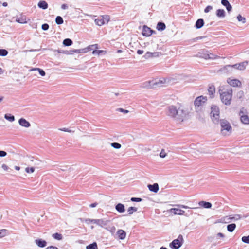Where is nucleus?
<instances>
[{
    "mask_svg": "<svg viewBox=\"0 0 249 249\" xmlns=\"http://www.w3.org/2000/svg\"><path fill=\"white\" fill-rule=\"evenodd\" d=\"M219 92L222 102L225 105H230L231 104L232 97V89L231 88H230L224 91L220 89Z\"/></svg>",
    "mask_w": 249,
    "mask_h": 249,
    "instance_id": "obj_1",
    "label": "nucleus"
},
{
    "mask_svg": "<svg viewBox=\"0 0 249 249\" xmlns=\"http://www.w3.org/2000/svg\"><path fill=\"white\" fill-rule=\"evenodd\" d=\"M187 112L182 107H179L177 108L175 111V116L174 119L176 121L182 122L186 118Z\"/></svg>",
    "mask_w": 249,
    "mask_h": 249,
    "instance_id": "obj_2",
    "label": "nucleus"
},
{
    "mask_svg": "<svg viewBox=\"0 0 249 249\" xmlns=\"http://www.w3.org/2000/svg\"><path fill=\"white\" fill-rule=\"evenodd\" d=\"M207 101V97L204 96H200L196 98L194 101V105L197 112L201 110V107L203 106Z\"/></svg>",
    "mask_w": 249,
    "mask_h": 249,
    "instance_id": "obj_3",
    "label": "nucleus"
},
{
    "mask_svg": "<svg viewBox=\"0 0 249 249\" xmlns=\"http://www.w3.org/2000/svg\"><path fill=\"white\" fill-rule=\"evenodd\" d=\"M211 118L214 123H218L219 118V107L213 105L211 107V112L210 113Z\"/></svg>",
    "mask_w": 249,
    "mask_h": 249,
    "instance_id": "obj_4",
    "label": "nucleus"
},
{
    "mask_svg": "<svg viewBox=\"0 0 249 249\" xmlns=\"http://www.w3.org/2000/svg\"><path fill=\"white\" fill-rule=\"evenodd\" d=\"M183 237L181 235H179L178 238L172 241L169 244V247L172 249H178L182 245Z\"/></svg>",
    "mask_w": 249,
    "mask_h": 249,
    "instance_id": "obj_5",
    "label": "nucleus"
},
{
    "mask_svg": "<svg viewBox=\"0 0 249 249\" xmlns=\"http://www.w3.org/2000/svg\"><path fill=\"white\" fill-rule=\"evenodd\" d=\"M241 122L245 124H249V117L247 115V110L242 107L239 113Z\"/></svg>",
    "mask_w": 249,
    "mask_h": 249,
    "instance_id": "obj_6",
    "label": "nucleus"
},
{
    "mask_svg": "<svg viewBox=\"0 0 249 249\" xmlns=\"http://www.w3.org/2000/svg\"><path fill=\"white\" fill-rule=\"evenodd\" d=\"M220 123L221 127V132L223 133H224V130H226L228 132L231 131V126L227 120L222 119L220 120Z\"/></svg>",
    "mask_w": 249,
    "mask_h": 249,
    "instance_id": "obj_7",
    "label": "nucleus"
},
{
    "mask_svg": "<svg viewBox=\"0 0 249 249\" xmlns=\"http://www.w3.org/2000/svg\"><path fill=\"white\" fill-rule=\"evenodd\" d=\"M217 72L223 74L229 75L231 74L233 71L231 68V65H227L220 69Z\"/></svg>",
    "mask_w": 249,
    "mask_h": 249,
    "instance_id": "obj_8",
    "label": "nucleus"
},
{
    "mask_svg": "<svg viewBox=\"0 0 249 249\" xmlns=\"http://www.w3.org/2000/svg\"><path fill=\"white\" fill-rule=\"evenodd\" d=\"M177 108V107L173 105L168 106L167 108L166 114L174 119V117L176 116L175 111Z\"/></svg>",
    "mask_w": 249,
    "mask_h": 249,
    "instance_id": "obj_9",
    "label": "nucleus"
},
{
    "mask_svg": "<svg viewBox=\"0 0 249 249\" xmlns=\"http://www.w3.org/2000/svg\"><path fill=\"white\" fill-rule=\"evenodd\" d=\"M241 218V216L239 214H235L234 215H231L229 216H225L224 218L225 223H230L231 220H238Z\"/></svg>",
    "mask_w": 249,
    "mask_h": 249,
    "instance_id": "obj_10",
    "label": "nucleus"
},
{
    "mask_svg": "<svg viewBox=\"0 0 249 249\" xmlns=\"http://www.w3.org/2000/svg\"><path fill=\"white\" fill-rule=\"evenodd\" d=\"M154 32L155 31L154 30L151 29L150 28L147 27L146 25L143 26L142 34L143 36H149Z\"/></svg>",
    "mask_w": 249,
    "mask_h": 249,
    "instance_id": "obj_11",
    "label": "nucleus"
},
{
    "mask_svg": "<svg viewBox=\"0 0 249 249\" xmlns=\"http://www.w3.org/2000/svg\"><path fill=\"white\" fill-rule=\"evenodd\" d=\"M154 82H155L154 80L146 81L142 83L140 87L146 89L155 88Z\"/></svg>",
    "mask_w": 249,
    "mask_h": 249,
    "instance_id": "obj_12",
    "label": "nucleus"
},
{
    "mask_svg": "<svg viewBox=\"0 0 249 249\" xmlns=\"http://www.w3.org/2000/svg\"><path fill=\"white\" fill-rule=\"evenodd\" d=\"M19 124L23 127L28 128L31 126L30 123L25 119L21 118L18 120Z\"/></svg>",
    "mask_w": 249,
    "mask_h": 249,
    "instance_id": "obj_13",
    "label": "nucleus"
},
{
    "mask_svg": "<svg viewBox=\"0 0 249 249\" xmlns=\"http://www.w3.org/2000/svg\"><path fill=\"white\" fill-rule=\"evenodd\" d=\"M209 51L203 50L201 52L198 53L197 56L205 59H209Z\"/></svg>",
    "mask_w": 249,
    "mask_h": 249,
    "instance_id": "obj_14",
    "label": "nucleus"
},
{
    "mask_svg": "<svg viewBox=\"0 0 249 249\" xmlns=\"http://www.w3.org/2000/svg\"><path fill=\"white\" fill-rule=\"evenodd\" d=\"M228 83L231 86L239 87L241 85V82L238 79H228Z\"/></svg>",
    "mask_w": 249,
    "mask_h": 249,
    "instance_id": "obj_15",
    "label": "nucleus"
},
{
    "mask_svg": "<svg viewBox=\"0 0 249 249\" xmlns=\"http://www.w3.org/2000/svg\"><path fill=\"white\" fill-rule=\"evenodd\" d=\"M147 187L150 191L154 193H157L159 189V185L157 183H155L153 184H148Z\"/></svg>",
    "mask_w": 249,
    "mask_h": 249,
    "instance_id": "obj_16",
    "label": "nucleus"
},
{
    "mask_svg": "<svg viewBox=\"0 0 249 249\" xmlns=\"http://www.w3.org/2000/svg\"><path fill=\"white\" fill-rule=\"evenodd\" d=\"M221 3L226 7L228 12H229L231 11L232 6L228 0H222Z\"/></svg>",
    "mask_w": 249,
    "mask_h": 249,
    "instance_id": "obj_17",
    "label": "nucleus"
},
{
    "mask_svg": "<svg viewBox=\"0 0 249 249\" xmlns=\"http://www.w3.org/2000/svg\"><path fill=\"white\" fill-rule=\"evenodd\" d=\"M36 244L40 248H44L46 246L47 242L45 240L42 239H38L35 240Z\"/></svg>",
    "mask_w": 249,
    "mask_h": 249,
    "instance_id": "obj_18",
    "label": "nucleus"
},
{
    "mask_svg": "<svg viewBox=\"0 0 249 249\" xmlns=\"http://www.w3.org/2000/svg\"><path fill=\"white\" fill-rule=\"evenodd\" d=\"M171 213H174V214L177 215H184L185 211L178 208H172L170 210Z\"/></svg>",
    "mask_w": 249,
    "mask_h": 249,
    "instance_id": "obj_19",
    "label": "nucleus"
},
{
    "mask_svg": "<svg viewBox=\"0 0 249 249\" xmlns=\"http://www.w3.org/2000/svg\"><path fill=\"white\" fill-rule=\"evenodd\" d=\"M155 80V82H154V83L155 84H154L155 88H156L157 87H160L162 86L163 84L165 83V81H166V80L164 78H162L161 79L158 80Z\"/></svg>",
    "mask_w": 249,
    "mask_h": 249,
    "instance_id": "obj_20",
    "label": "nucleus"
},
{
    "mask_svg": "<svg viewBox=\"0 0 249 249\" xmlns=\"http://www.w3.org/2000/svg\"><path fill=\"white\" fill-rule=\"evenodd\" d=\"M110 222L109 220L105 219H98V225L101 227H105L107 226L108 223Z\"/></svg>",
    "mask_w": 249,
    "mask_h": 249,
    "instance_id": "obj_21",
    "label": "nucleus"
},
{
    "mask_svg": "<svg viewBox=\"0 0 249 249\" xmlns=\"http://www.w3.org/2000/svg\"><path fill=\"white\" fill-rule=\"evenodd\" d=\"M208 91L210 97L211 98H213L215 92V88L214 86L213 85L209 86Z\"/></svg>",
    "mask_w": 249,
    "mask_h": 249,
    "instance_id": "obj_22",
    "label": "nucleus"
},
{
    "mask_svg": "<svg viewBox=\"0 0 249 249\" xmlns=\"http://www.w3.org/2000/svg\"><path fill=\"white\" fill-rule=\"evenodd\" d=\"M204 24V20L202 18H199L197 19L195 23V27L196 29H200L202 28Z\"/></svg>",
    "mask_w": 249,
    "mask_h": 249,
    "instance_id": "obj_23",
    "label": "nucleus"
},
{
    "mask_svg": "<svg viewBox=\"0 0 249 249\" xmlns=\"http://www.w3.org/2000/svg\"><path fill=\"white\" fill-rule=\"evenodd\" d=\"M116 210L119 213H124L125 211V208L124 204L118 203L115 206Z\"/></svg>",
    "mask_w": 249,
    "mask_h": 249,
    "instance_id": "obj_24",
    "label": "nucleus"
},
{
    "mask_svg": "<svg viewBox=\"0 0 249 249\" xmlns=\"http://www.w3.org/2000/svg\"><path fill=\"white\" fill-rule=\"evenodd\" d=\"M198 204L200 206L207 209L211 208L212 206L210 202L204 201H200Z\"/></svg>",
    "mask_w": 249,
    "mask_h": 249,
    "instance_id": "obj_25",
    "label": "nucleus"
},
{
    "mask_svg": "<svg viewBox=\"0 0 249 249\" xmlns=\"http://www.w3.org/2000/svg\"><path fill=\"white\" fill-rule=\"evenodd\" d=\"M39 8H41L43 10H45L48 8V3L44 0H40L39 1L37 4Z\"/></svg>",
    "mask_w": 249,
    "mask_h": 249,
    "instance_id": "obj_26",
    "label": "nucleus"
},
{
    "mask_svg": "<svg viewBox=\"0 0 249 249\" xmlns=\"http://www.w3.org/2000/svg\"><path fill=\"white\" fill-rule=\"evenodd\" d=\"M117 234L120 239L123 240L126 237V232L123 230H119L117 232Z\"/></svg>",
    "mask_w": 249,
    "mask_h": 249,
    "instance_id": "obj_27",
    "label": "nucleus"
},
{
    "mask_svg": "<svg viewBox=\"0 0 249 249\" xmlns=\"http://www.w3.org/2000/svg\"><path fill=\"white\" fill-rule=\"evenodd\" d=\"M225 11L223 9H219L216 10V15L217 17L223 18L225 17Z\"/></svg>",
    "mask_w": 249,
    "mask_h": 249,
    "instance_id": "obj_28",
    "label": "nucleus"
},
{
    "mask_svg": "<svg viewBox=\"0 0 249 249\" xmlns=\"http://www.w3.org/2000/svg\"><path fill=\"white\" fill-rule=\"evenodd\" d=\"M166 28V25L163 22H159L157 23L156 29L158 31H162Z\"/></svg>",
    "mask_w": 249,
    "mask_h": 249,
    "instance_id": "obj_29",
    "label": "nucleus"
},
{
    "mask_svg": "<svg viewBox=\"0 0 249 249\" xmlns=\"http://www.w3.org/2000/svg\"><path fill=\"white\" fill-rule=\"evenodd\" d=\"M98 48V44H95L91 45L89 46L87 48L83 49V53H86L89 51L94 50L95 49H97Z\"/></svg>",
    "mask_w": 249,
    "mask_h": 249,
    "instance_id": "obj_30",
    "label": "nucleus"
},
{
    "mask_svg": "<svg viewBox=\"0 0 249 249\" xmlns=\"http://www.w3.org/2000/svg\"><path fill=\"white\" fill-rule=\"evenodd\" d=\"M236 225L235 223L228 224L227 226V230L229 232H232L235 229Z\"/></svg>",
    "mask_w": 249,
    "mask_h": 249,
    "instance_id": "obj_31",
    "label": "nucleus"
},
{
    "mask_svg": "<svg viewBox=\"0 0 249 249\" xmlns=\"http://www.w3.org/2000/svg\"><path fill=\"white\" fill-rule=\"evenodd\" d=\"M107 52L105 50H97L96 49H95L92 51V54L93 55H100L101 54H106Z\"/></svg>",
    "mask_w": 249,
    "mask_h": 249,
    "instance_id": "obj_32",
    "label": "nucleus"
},
{
    "mask_svg": "<svg viewBox=\"0 0 249 249\" xmlns=\"http://www.w3.org/2000/svg\"><path fill=\"white\" fill-rule=\"evenodd\" d=\"M94 21L96 24H97L98 26H102L105 24L104 19L103 18H101V17H99L97 19H95Z\"/></svg>",
    "mask_w": 249,
    "mask_h": 249,
    "instance_id": "obj_33",
    "label": "nucleus"
},
{
    "mask_svg": "<svg viewBox=\"0 0 249 249\" xmlns=\"http://www.w3.org/2000/svg\"><path fill=\"white\" fill-rule=\"evenodd\" d=\"M72 41L71 39L66 38L63 41V44L65 46H70L72 44Z\"/></svg>",
    "mask_w": 249,
    "mask_h": 249,
    "instance_id": "obj_34",
    "label": "nucleus"
},
{
    "mask_svg": "<svg viewBox=\"0 0 249 249\" xmlns=\"http://www.w3.org/2000/svg\"><path fill=\"white\" fill-rule=\"evenodd\" d=\"M86 249H98L97 244L96 242H93L89 244L86 247Z\"/></svg>",
    "mask_w": 249,
    "mask_h": 249,
    "instance_id": "obj_35",
    "label": "nucleus"
},
{
    "mask_svg": "<svg viewBox=\"0 0 249 249\" xmlns=\"http://www.w3.org/2000/svg\"><path fill=\"white\" fill-rule=\"evenodd\" d=\"M4 118L5 119L10 122H13L15 120L14 116L9 113L5 114L4 115Z\"/></svg>",
    "mask_w": 249,
    "mask_h": 249,
    "instance_id": "obj_36",
    "label": "nucleus"
},
{
    "mask_svg": "<svg viewBox=\"0 0 249 249\" xmlns=\"http://www.w3.org/2000/svg\"><path fill=\"white\" fill-rule=\"evenodd\" d=\"M248 64L247 62H243L240 63H238V70H243L245 69L247 65Z\"/></svg>",
    "mask_w": 249,
    "mask_h": 249,
    "instance_id": "obj_37",
    "label": "nucleus"
},
{
    "mask_svg": "<svg viewBox=\"0 0 249 249\" xmlns=\"http://www.w3.org/2000/svg\"><path fill=\"white\" fill-rule=\"evenodd\" d=\"M64 20L63 18L60 16H57L55 18V22L58 25H61L63 23Z\"/></svg>",
    "mask_w": 249,
    "mask_h": 249,
    "instance_id": "obj_38",
    "label": "nucleus"
},
{
    "mask_svg": "<svg viewBox=\"0 0 249 249\" xmlns=\"http://www.w3.org/2000/svg\"><path fill=\"white\" fill-rule=\"evenodd\" d=\"M32 71H38L39 74L42 76H45V74H46L45 71L43 70L40 69V68H34V69H32Z\"/></svg>",
    "mask_w": 249,
    "mask_h": 249,
    "instance_id": "obj_39",
    "label": "nucleus"
},
{
    "mask_svg": "<svg viewBox=\"0 0 249 249\" xmlns=\"http://www.w3.org/2000/svg\"><path fill=\"white\" fill-rule=\"evenodd\" d=\"M52 236L57 240H61L63 238V236L61 234L59 233H55L53 234Z\"/></svg>",
    "mask_w": 249,
    "mask_h": 249,
    "instance_id": "obj_40",
    "label": "nucleus"
},
{
    "mask_svg": "<svg viewBox=\"0 0 249 249\" xmlns=\"http://www.w3.org/2000/svg\"><path fill=\"white\" fill-rule=\"evenodd\" d=\"M84 50L83 49H73L69 51L70 54H73L74 53H83Z\"/></svg>",
    "mask_w": 249,
    "mask_h": 249,
    "instance_id": "obj_41",
    "label": "nucleus"
},
{
    "mask_svg": "<svg viewBox=\"0 0 249 249\" xmlns=\"http://www.w3.org/2000/svg\"><path fill=\"white\" fill-rule=\"evenodd\" d=\"M137 211V208L134 207H130L127 210V212L129 215L132 214L134 212H136Z\"/></svg>",
    "mask_w": 249,
    "mask_h": 249,
    "instance_id": "obj_42",
    "label": "nucleus"
},
{
    "mask_svg": "<svg viewBox=\"0 0 249 249\" xmlns=\"http://www.w3.org/2000/svg\"><path fill=\"white\" fill-rule=\"evenodd\" d=\"M8 53V52L6 49H0V56H5Z\"/></svg>",
    "mask_w": 249,
    "mask_h": 249,
    "instance_id": "obj_43",
    "label": "nucleus"
},
{
    "mask_svg": "<svg viewBox=\"0 0 249 249\" xmlns=\"http://www.w3.org/2000/svg\"><path fill=\"white\" fill-rule=\"evenodd\" d=\"M16 21L19 23H26L27 21L26 18L23 17L18 18L16 19Z\"/></svg>",
    "mask_w": 249,
    "mask_h": 249,
    "instance_id": "obj_44",
    "label": "nucleus"
},
{
    "mask_svg": "<svg viewBox=\"0 0 249 249\" xmlns=\"http://www.w3.org/2000/svg\"><path fill=\"white\" fill-rule=\"evenodd\" d=\"M237 18L239 21L242 22L243 23H245L246 22V18H245L242 17L241 15L239 14Z\"/></svg>",
    "mask_w": 249,
    "mask_h": 249,
    "instance_id": "obj_45",
    "label": "nucleus"
},
{
    "mask_svg": "<svg viewBox=\"0 0 249 249\" xmlns=\"http://www.w3.org/2000/svg\"><path fill=\"white\" fill-rule=\"evenodd\" d=\"M112 147L115 149H119L121 147V144L117 142H113L111 143Z\"/></svg>",
    "mask_w": 249,
    "mask_h": 249,
    "instance_id": "obj_46",
    "label": "nucleus"
},
{
    "mask_svg": "<svg viewBox=\"0 0 249 249\" xmlns=\"http://www.w3.org/2000/svg\"><path fill=\"white\" fill-rule=\"evenodd\" d=\"M101 18L104 19L105 24L108 23L109 20V16L107 15L101 16Z\"/></svg>",
    "mask_w": 249,
    "mask_h": 249,
    "instance_id": "obj_47",
    "label": "nucleus"
},
{
    "mask_svg": "<svg viewBox=\"0 0 249 249\" xmlns=\"http://www.w3.org/2000/svg\"><path fill=\"white\" fill-rule=\"evenodd\" d=\"M7 230L6 229H1L0 230V238L4 237L7 233Z\"/></svg>",
    "mask_w": 249,
    "mask_h": 249,
    "instance_id": "obj_48",
    "label": "nucleus"
},
{
    "mask_svg": "<svg viewBox=\"0 0 249 249\" xmlns=\"http://www.w3.org/2000/svg\"><path fill=\"white\" fill-rule=\"evenodd\" d=\"M241 240L243 242L249 244V235L247 236H243Z\"/></svg>",
    "mask_w": 249,
    "mask_h": 249,
    "instance_id": "obj_49",
    "label": "nucleus"
},
{
    "mask_svg": "<svg viewBox=\"0 0 249 249\" xmlns=\"http://www.w3.org/2000/svg\"><path fill=\"white\" fill-rule=\"evenodd\" d=\"M35 171V168L34 167H27L25 168V171L26 172L28 173H33Z\"/></svg>",
    "mask_w": 249,
    "mask_h": 249,
    "instance_id": "obj_50",
    "label": "nucleus"
},
{
    "mask_svg": "<svg viewBox=\"0 0 249 249\" xmlns=\"http://www.w3.org/2000/svg\"><path fill=\"white\" fill-rule=\"evenodd\" d=\"M151 55H152V53H151L150 52H147V53H145V54L143 56V57L145 59H148L149 58H151Z\"/></svg>",
    "mask_w": 249,
    "mask_h": 249,
    "instance_id": "obj_51",
    "label": "nucleus"
},
{
    "mask_svg": "<svg viewBox=\"0 0 249 249\" xmlns=\"http://www.w3.org/2000/svg\"><path fill=\"white\" fill-rule=\"evenodd\" d=\"M131 201L133 202H139L142 201V199L139 197H132L131 198Z\"/></svg>",
    "mask_w": 249,
    "mask_h": 249,
    "instance_id": "obj_52",
    "label": "nucleus"
},
{
    "mask_svg": "<svg viewBox=\"0 0 249 249\" xmlns=\"http://www.w3.org/2000/svg\"><path fill=\"white\" fill-rule=\"evenodd\" d=\"M219 57L218 56L215 55L213 53H209V59H214Z\"/></svg>",
    "mask_w": 249,
    "mask_h": 249,
    "instance_id": "obj_53",
    "label": "nucleus"
},
{
    "mask_svg": "<svg viewBox=\"0 0 249 249\" xmlns=\"http://www.w3.org/2000/svg\"><path fill=\"white\" fill-rule=\"evenodd\" d=\"M49 28V26L47 23H44L42 25L41 28L44 31L47 30Z\"/></svg>",
    "mask_w": 249,
    "mask_h": 249,
    "instance_id": "obj_54",
    "label": "nucleus"
},
{
    "mask_svg": "<svg viewBox=\"0 0 249 249\" xmlns=\"http://www.w3.org/2000/svg\"><path fill=\"white\" fill-rule=\"evenodd\" d=\"M57 52L59 53L70 54L69 51H64L62 50H57Z\"/></svg>",
    "mask_w": 249,
    "mask_h": 249,
    "instance_id": "obj_55",
    "label": "nucleus"
},
{
    "mask_svg": "<svg viewBox=\"0 0 249 249\" xmlns=\"http://www.w3.org/2000/svg\"><path fill=\"white\" fill-rule=\"evenodd\" d=\"M213 7L210 5L207 6L204 9V12L205 13H208L209 11H210L211 10H212Z\"/></svg>",
    "mask_w": 249,
    "mask_h": 249,
    "instance_id": "obj_56",
    "label": "nucleus"
},
{
    "mask_svg": "<svg viewBox=\"0 0 249 249\" xmlns=\"http://www.w3.org/2000/svg\"><path fill=\"white\" fill-rule=\"evenodd\" d=\"M166 156V152H165L164 150V149H162L160 153V156L161 157V158H164Z\"/></svg>",
    "mask_w": 249,
    "mask_h": 249,
    "instance_id": "obj_57",
    "label": "nucleus"
},
{
    "mask_svg": "<svg viewBox=\"0 0 249 249\" xmlns=\"http://www.w3.org/2000/svg\"><path fill=\"white\" fill-rule=\"evenodd\" d=\"M160 54H161V53H159V52L152 53L151 57H158L159 56V55Z\"/></svg>",
    "mask_w": 249,
    "mask_h": 249,
    "instance_id": "obj_58",
    "label": "nucleus"
},
{
    "mask_svg": "<svg viewBox=\"0 0 249 249\" xmlns=\"http://www.w3.org/2000/svg\"><path fill=\"white\" fill-rule=\"evenodd\" d=\"M231 67L233 71L234 70H238V64L231 65Z\"/></svg>",
    "mask_w": 249,
    "mask_h": 249,
    "instance_id": "obj_59",
    "label": "nucleus"
},
{
    "mask_svg": "<svg viewBox=\"0 0 249 249\" xmlns=\"http://www.w3.org/2000/svg\"><path fill=\"white\" fill-rule=\"evenodd\" d=\"M59 130L60 131H64V132H70V133L73 132L71 130H70V129H69L68 128H60Z\"/></svg>",
    "mask_w": 249,
    "mask_h": 249,
    "instance_id": "obj_60",
    "label": "nucleus"
},
{
    "mask_svg": "<svg viewBox=\"0 0 249 249\" xmlns=\"http://www.w3.org/2000/svg\"><path fill=\"white\" fill-rule=\"evenodd\" d=\"M7 153L5 151L0 150V157H4L7 155Z\"/></svg>",
    "mask_w": 249,
    "mask_h": 249,
    "instance_id": "obj_61",
    "label": "nucleus"
},
{
    "mask_svg": "<svg viewBox=\"0 0 249 249\" xmlns=\"http://www.w3.org/2000/svg\"><path fill=\"white\" fill-rule=\"evenodd\" d=\"M117 110L120 112H123L124 113H127L129 112L128 110L121 108H118Z\"/></svg>",
    "mask_w": 249,
    "mask_h": 249,
    "instance_id": "obj_62",
    "label": "nucleus"
},
{
    "mask_svg": "<svg viewBox=\"0 0 249 249\" xmlns=\"http://www.w3.org/2000/svg\"><path fill=\"white\" fill-rule=\"evenodd\" d=\"M1 168L4 170V171H8V170L9 169V167H8V166L7 165H6L5 164H3L2 165H1Z\"/></svg>",
    "mask_w": 249,
    "mask_h": 249,
    "instance_id": "obj_63",
    "label": "nucleus"
},
{
    "mask_svg": "<svg viewBox=\"0 0 249 249\" xmlns=\"http://www.w3.org/2000/svg\"><path fill=\"white\" fill-rule=\"evenodd\" d=\"M91 221H92V219H89V218L85 219L84 220H82V221H84L87 224H89V223H91Z\"/></svg>",
    "mask_w": 249,
    "mask_h": 249,
    "instance_id": "obj_64",
    "label": "nucleus"
}]
</instances>
